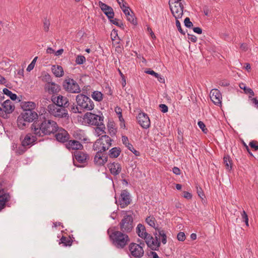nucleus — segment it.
<instances>
[{"mask_svg":"<svg viewBox=\"0 0 258 258\" xmlns=\"http://www.w3.org/2000/svg\"><path fill=\"white\" fill-rule=\"evenodd\" d=\"M137 119L139 124L145 129L148 128L150 126V120L148 115L144 112H140L137 117Z\"/></svg>","mask_w":258,"mask_h":258,"instance_id":"15","label":"nucleus"},{"mask_svg":"<svg viewBox=\"0 0 258 258\" xmlns=\"http://www.w3.org/2000/svg\"><path fill=\"white\" fill-rule=\"evenodd\" d=\"M109 21L113 24L120 27L122 29H124V25H123V23L121 21L118 22V21H119L118 19H117L116 18H115L113 19H113H111V20H109Z\"/></svg>","mask_w":258,"mask_h":258,"instance_id":"42","label":"nucleus"},{"mask_svg":"<svg viewBox=\"0 0 258 258\" xmlns=\"http://www.w3.org/2000/svg\"><path fill=\"white\" fill-rule=\"evenodd\" d=\"M146 222L150 225L151 227L154 228L155 229L156 228L155 227V223L156 220L155 218L153 216H149L146 219Z\"/></svg>","mask_w":258,"mask_h":258,"instance_id":"40","label":"nucleus"},{"mask_svg":"<svg viewBox=\"0 0 258 258\" xmlns=\"http://www.w3.org/2000/svg\"><path fill=\"white\" fill-rule=\"evenodd\" d=\"M136 232L138 235L141 238H143V236L147 233L145 226L140 223L137 225Z\"/></svg>","mask_w":258,"mask_h":258,"instance_id":"31","label":"nucleus"},{"mask_svg":"<svg viewBox=\"0 0 258 258\" xmlns=\"http://www.w3.org/2000/svg\"><path fill=\"white\" fill-rule=\"evenodd\" d=\"M107 234L112 244L116 248H124L130 241V238L127 234L121 231L114 230L110 228L107 230Z\"/></svg>","mask_w":258,"mask_h":258,"instance_id":"2","label":"nucleus"},{"mask_svg":"<svg viewBox=\"0 0 258 258\" xmlns=\"http://www.w3.org/2000/svg\"><path fill=\"white\" fill-rule=\"evenodd\" d=\"M69 109V110L74 113H81L82 111L80 110V109L79 108V106L77 105H76L75 103H73L72 104H71L69 102V105L68 107H67Z\"/></svg>","mask_w":258,"mask_h":258,"instance_id":"34","label":"nucleus"},{"mask_svg":"<svg viewBox=\"0 0 258 258\" xmlns=\"http://www.w3.org/2000/svg\"><path fill=\"white\" fill-rule=\"evenodd\" d=\"M155 235V239L153 238L151 241H147V246L152 250H158L160 246L161 241L160 239L156 236L157 233H154Z\"/></svg>","mask_w":258,"mask_h":258,"instance_id":"24","label":"nucleus"},{"mask_svg":"<svg viewBox=\"0 0 258 258\" xmlns=\"http://www.w3.org/2000/svg\"><path fill=\"white\" fill-rule=\"evenodd\" d=\"M187 38L192 42H196L197 41V38L196 36L190 34H187Z\"/></svg>","mask_w":258,"mask_h":258,"instance_id":"62","label":"nucleus"},{"mask_svg":"<svg viewBox=\"0 0 258 258\" xmlns=\"http://www.w3.org/2000/svg\"><path fill=\"white\" fill-rule=\"evenodd\" d=\"M73 243V240L71 239V238H67L64 236H62L61 238L60 239V241L59 244H63L64 246H71L72 245Z\"/></svg>","mask_w":258,"mask_h":258,"instance_id":"33","label":"nucleus"},{"mask_svg":"<svg viewBox=\"0 0 258 258\" xmlns=\"http://www.w3.org/2000/svg\"><path fill=\"white\" fill-rule=\"evenodd\" d=\"M161 111L163 113H166L168 110V106L164 104H161L159 106Z\"/></svg>","mask_w":258,"mask_h":258,"instance_id":"58","label":"nucleus"},{"mask_svg":"<svg viewBox=\"0 0 258 258\" xmlns=\"http://www.w3.org/2000/svg\"><path fill=\"white\" fill-rule=\"evenodd\" d=\"M184 26L188 28H191L193 26L192 23L190 21L188 17H186L184 20Z\"/></svg>","mask_w":258,"mask_h":258,"instance_id":"50","label":"nucleus"},{"mask_svg":"<svg viewBox=\"0 0 258 258\" xmlns=\"http://www.w3.org/2000/svg\"><path fill=\"white\" fill-rule=\"evenodd\" d=\"M73 155L80 163H85L89 159V155L81 151H76L74 152Z\"/></svg>","mask_w":258,"mask_h":258,"instance_id":"20","label":"nucleus"},{"mask_svg":"<svg viewBox=\"0 0 258 258\" xmlns=\"http://www.w3.org/2000/svg\"><path fill=\"white\" fill-rule=\"evenodd\" d=\"M130 194L126 189L121 191L120 197L119 200L120 207L124 208L128 206L131 203Z\"/></svg>","mask_w":258,"mask_h":258,"instance_id":"17","label":"nucleus"},{"mask_svg":"<svg viewBox=\"0 0 258 258\" xmlns=\"http://www.w3.org/2000/svg\"><path fill=\"white\" fill-rule=\"evenodd\" d=\"M44 89L47 91L50 94H57L60 91V86L54 83H50V84H46L45 85Z\"/></svg>","mask_w":258,"mask_h":258,"instance_id":"22","label":"nucleus"},{"mask_svg":"<svg viewBox=\"0 0 258 258\" xmlns=\"http://www.w3.org/2000/svg\"><path fill=\"white\" fill-rule=\"evenodd\" d=\"M27 146H23L21 145V146H20L18 147V148L17 149L16 153L18 154L19 155H22L24 154L27 150Z\"/></svg>","mask_w":258,"mask_h":258,"instance_id":"47","label":"nucleus"},{"mask_svg":"<svg viewBox=\"0 0 258 258\" xmlns=\"http://www.w3.org/2000/svg\"><path fill=\"white\" fill-rule=\"evenodd\" d=\"M74 137L78 140H82V138L84 136L83 134H82L81 131L79 132H75L74 133L73 135Z\"/></svg>","mask_w":258,"mask_h":258,"instance_id":"54","label":"nucleus"},{"mask_svg":"<svg viewBox=\"0 0 258 258\" xmlns=\"http://www.w3.org/2000/svg\"><path fill=\"white\" fill-rule=\"evenodd\" d=\"M146 74L154 76L155 77H158L159 74L154 71L149 69L145 72Z\"/></svg>","mask_w":258,"mask_h":258,"instance_id":"60","label":"nucleus"},{"mask_svg":"<svg viewBox=\"0 0 258 258\" xmlns=\"http://www.w3.org/2000/svg\"><path fill=\"white\" fill-rule=\"evenodd\" d=\"M126 19L127 21L130 22L134 25H136L137 24V19L135 17V14L134 12L131 11V14H129V15L126 16Z\"/></svg>","mask_w":258,"mask_h":258,"instance_id":"39","label":"nucleus"},{"mask_svg":"<svg viewBox=\"0 0 258 258\" xmlns=\"http://www.w3.org/2000/svg\"><path fill=\"white\" fill-rule=\"evenodd\" d=\"M120 231L130 233L134 227V219L132 215L126 214L118 224Z\"/></svg>","mask_w":258,"mask_h":258,"instance_id":"5","label":"nucleus"},{"mask_svg":"<svg viewBox=\"0 0 258 258\" xmlns=\"http://www.w3.org/2000/svg\"><path fill=\"white\" fill-rule=\"evenodd\" d=\"M83 118L87 121L88 123L92 125L99 126L103 125L104 117L103 116L88 112L85 114Z\"/></svg>","mask_w":258,"mask_h":258,"instance_id":"9","label":"nucleus"},{"mask_svg":"<svg viewBox=\"0 0 258 258\" xmlns=\"http://www.w3.org/2000/svg\"><path fill=\"white\" fill-rule=\"evenodd\" d=\"M50 25V21L46 18H45L43 20V30L45 32H48L49 30V27Z\"/></svg>","mask_w":258,"mask_h":258,"instance_id":"41","label":"nucleus"},{"mask_svg":"<svg viewBox=\"0 0 258 258\" xmlns=\"http://www.w3.org/2000/svg\"><path fill=\"white\" fill-rule=\"evenodd\" d=\"M14 109V105L11 101L8 99L3 103H0V116L4 118H7L8 114L12 113Z\"/></svg>","mask_w":258,"mask_h":258,"instance_id":"11","label":"nucleus"},{"mask_svg":"<svg viewBox=\"0 0 258 258\" xmlns=\"http://www.w3.org/2000/svg\"><path fill=\"white\" fill-rule=\"evenodd\" d=\"M52 71L56 77H61L64 74L63 68L60 66H53L52 67Z\"/></svg>","mask_w":258,"mask_h":258,"instance_id":"28","label":"nucleus"},{"mask_svg":"<svg viewBox=\"0 0 258 258\" xmlns=\"http://www.w3.org/2000/svg\"><path fill=\"white\" fill-rule=\"evenodd\" d=\"M210 96L211 100L215 105L221 104L222 95L218 89H212L210 92Z\"/></svg>","mask_w":258,"mask_h":258,"instance_id":"18","label":"nucleus"},{"mask_svg":"<svg viewBox=\"0 0 258 258\" xmlns=\"http://www.w3.org/2000/svg\"><path fill=\"white\" fill-rule=\"evenodd\" d=\"M21 107L23 109V111H26L28 110H33L36 107V105L35 102L32 101H24L21 103Z\"/></svg>","mask_w":258,"mask_h":258,"instance_id":"27","label":"nucleus"},{"mask_svg":"<svg viewBox=\"0 0 258 258\" xmlns=\"http://www.w3.org/2000/svg\"><path fill=\"white\" fill-rule=\"evenodd\" d=\"M86 61V58L83 55H78L76 59V63L78 64H82Z\"/></svg>","mask_w":258,"mask_h":258,"instance_id":"44","label":"nucleus"},{"mask_svg":"<svg viewBox=\"0 0 258 258\" xmlns=\"http://www.w3.org/2000/svg\"><path fill=\"white\" fill-rule=\"evenodd\" d=\"M51 101L54 103L53 104L57 107H67L69 106V99L61 95L55 97L52 95L51 97Z\"/></svg>","mask_w":258,"mask_h":258,"instance_id":"14","label":"nucleus"},{"mask_svg":"<svg viewBox=\"0 0 258 258\" xmlns=\"http://www.w3.org/2000/svg\"><path fill=\"white\" fill-rule=\"evenodd\" d=\"M66 108L61 107L57 108L55 105L51 104L48 105L47 110L51 114H52L55 117L69 118V115Z\"/></svg>","mask_w":258,"mask_h":258,"instance_id":"8","label":"nucleus"},{"mask_svg":"<svg viewBox=\"0 0 258 258\" xmlns=\"http://www.w3.org/2000/svg\"><path fill=\"white\" fill-rule=\"evenodd\" d=\"M197 194L200 198L202 200L205 198V195L201 187H197Z\"/></svg>","mask_w":258,"mask_h":258,"instance_id":"57","label":"nucleus"},{"mask_svg":"<svg viewBox=\"0 0 258 258\" xmlns=\"http://www.w3.org/2000/svg\"><path fill=\"white\" fill-rule=\"evenodd\" d=\"M103 12L109 20H111V19L113 18L114 16V13L112 8H109V9H107V10H104Z\"/></svg>","mask_w":258,"mask_h":258,"instance_id":"38","label":"nucleus"},{"mask_svg":"<svg viewBox=\"0 0 258 258\" xmlns=\"http://www.w3.org/2000/svg\"><path fill=\"white\" fill-rule=\"evenodd\" d=\"M39 119L38 114L33 110H28L21 113L17 118V125L21 130L27 127L29 123Z\"/></svg>","mask_w":258,"mask_h":258,"instance_id":"3","label":"nucleus"},{"mask_svg":"<svg viewBox=\"0 0 258 258\" xmlns=\"http://www.w3.org/2000/svg\"><path fill=\"white\" fill-rule=\"evenodd\" d=\"M105 129V125L103 124L102 126H97L95 129V132L97 135L98 137H99L101 135L100 132L102 133L105 134V132L104 130Z\"/></svg>","mask_w":258,"mask_h":258,"instance_id":"43","label":"nucleus"},{"mask_svg":"<svg viewBox=\"0 0 258 258\" xmlns=\"http://www.w3.org/2000/svg\"><path fill=\"white\" fill-rule=\"evenodd\" d=\"M175 24L178 31L182 35H185L184 31L182 29L180 23L178 19H176Z\"/></svg>","mask_w":258,"mask_h":258,"instance_id":"52","label":"nucleus"},{"mask_svg":"<svg viewBox=\"0 0 258 258\" xmlns=\"http://www.w3.org/2000/svg\"><path fill=\"white\" fill-rule=\"evenodd\" d=\"M10 195L9 193H6L3 184L0 182V211L5 207L6 204L10 200Z\"/></svg>","mask_w":258,"mask_h":258,"instance_id":"16","label":"nucleus"},{"mask_svg":"<svg viewBox=\"0 0 258 258\" xmlns=\"http://www.w3.org/2000/svg\"><path fill=\"white\" fill-rule=\"evenodd\" d=\"M37 58H38L37 56L35 57L33 59V60L30 63V64H29V66H28V67L27 68V71L28 72H30L31 70H32L34 69Z\"/></svg>","mask_w":258,"mask_h":258,"instance_id":"45","label":"nucleus"},{"mask_svg":"<svg viewBox=\"0 0 258 258\" xmlns=\"http://www.w3.org/2000/svg\"><path fill=\"white\" fill-rule=\"evenodd\" d=\"M31 130L36 136L43 137L54 134L58 130L57 124L54 121L47 119L45 117L36 120L31 124Z\"/></svg>","mask_w":258,"mask_h":258,"instance_id":"1","label":"nucleus"},{"mask_svg":"<svg viewBox=\"0 0 258 258\" xmlns=\"http://www.w3.org/2000/svg\"><path fill=\"white\" fill-rule=\"evenodd\" d=\"M110 173L114 176L118 175L121 171V166L118 163H110L107 165Z\"/></svg>","mask_w":258,"mask_h":258,"instance_id":"25","label":"nucleus"},{"mask_svg":"<svg viewBox=\"0 0 258 258\" xmlns=\"http://www.w3.org/2000/svg\"><path fill=\"white\" fill-rule=\"evenodd\" d=\"M62 86L63 89L68 93H79L81 92L80 87L77 82L69 77L65 78Z\"/></svg>","mask_w":258,"mask_h":258,"instance_id":"6","label":"nucleus"},{"mask_svg":"<svg viewBox=\"0 0 258 258\" xmlns=\"http://www.w3.org/2000/svg\"><path fill=\"white\" fill-rule=\"evenodd\" d=\"M172 171L173 173L177 175H180L181 173L180 169L177 167H174L172 168Z\"/></svg>","mask_w":258,"mask_h":258,"instance_id":"64","label":"nucleus"},{"mask_svg":"<svg viewBox=\"0 0 258 258\" xmlns=\"http://www.w3.org/2000/svg\"><path fill=\"white\" fill-rule=\"evenodd\" d=\"M112 140L110 137L106 135H102L99 139H98L93 145V150L94 151H97V150L101 149V147L107 146L106 145L110 144V146L112 144L111 142Z\"/></svg>","mask_w":258,"mask_h":258,"instance_id":"12","label":"nucleus"},{"mask_svg":"<svg viewBox=\"0 0 258 258\" xmlns=\"http://www.w3.org/2000/svg\"><path fill=\"white\" fill-rule=\"evenodd\" d=\"M177 238L179 241H183L185 239V235L184 232H180L177 234Z\"/></svg>","mask_w":258,"mask_h":258,"instance_id":"56","label":"nucleus"},{"mask_svg":"<svg viewBox=\"0 0 258 258\" xmlns=\"http://www.w3.org/2000/svg\"><path fill=\"white\" fill-rule=\"evenodd\" d=\"M51 80H52V79H51V76L48 74H45L42 77V81L43 82H46L47 84H50V83H52Z\"/></svg>","mask_w":258,"mask_h":258,"instance_id":"46","label":"nucleus"},{"mask_svg":"<svg viewBox=\"0 0 258 258\" xmlns=\"http://www.w3.org/2000/svg\"><path fill=\"white\" fill-rule=\"evenodd\" d=\"M155 230L158 231L159 235L162 237L161 242L165 244L167 242V236L165 231L161 228H156Z\"/></svg>","mask_w":258,"mask_h":258,"instance_id":"36","label":"nucleus"},{"mask_svg":"<svg viewBox=\"0 0 258 258\" xmlns=\"http://www.w3.org/2000/svg\"><path fill=\"white\" fill-rule=\"evenodd\" d=\"M224 164L226 169L230 171L232 168V161L228 155L225 156L223 158Z\"/></svg>","mask_w":258,"mask_h":258,"instance_id":"32","label":"nucleus"},{"mask_svg":"<svg viewBox=\"0 0 258 258\" xmlns=\"http://www.w3.org/2000/svg\"><path fill=\"white\" fill-rule=\"evenodd\" d=\"M113 124H109L108 125V132L111 136L113 137L116 135V131L113 127Z\"/></svg>","mask_w":258,"mask_h":258,"instance_id":"49","label":"nucleus"},{"mask_svg":"<svg viewBox=\"0 0 258 258\" xmlns=\"http://www.w3.org/2000/svg\"><path fill=\"white\" fill-rule=\"evenodd\" d=\"M239 86L241 89L244 91L245 94L249 95V98H251L254 95L253 90L251 88L247 87L244 83H240Z\"/></svg>","mask_w":258,"mask_h":258,"instance_id":"30","label":"nucleus"},{"mask_svg":"<svg viewBox=\"0 0 258 258\" xmlns=\"http://www.w3.org/2000/svg\"><path fill=\"white\" fill-rule=\"evenodd\" d=\"M105 145L107 146L101 147V149L97 150V152L94 158V164L97 166L104 165L107 161L108 156H104V152L109 149L110 144Z\"/></svg>","mask_w":258,"mask_h":258,"instance_id":"7","label":"nucleus"},{"mask_svg":"<svg viewBox=\"0 0 258 258\" xmlns=\"http://www.w3.org/2000/svg\"><path fill=\"white\" fill-rule=\"evenodd\" d=\"M128 249L131 255L135 258H140L144 255V251L140 244L132 242L128 245Z\"/></svg>","mask_w":258,"mask_h":258,"instance_id":"13","label":"nucleus"},{"mask_svg":"<svg viewBox=\"0 0 258 258\" xmlns=\"http://www.w3.org/2000/svg\"><path fill=\"white\" fill-rule=\"evenodd\" d=\"M183 197L187 200H190L192 198V195L188 191H184L183 192Z\"/></svg>","mask_w":258,"mask_h":258,"instance_id":"61","label":"nucleus"},{"mask_svg":"<svg viewBox=\"0 0 258 258\" xmlns=\"http://www.w3.org/2000/svg\"><path fill=\"white\" fill-rule=\"evenodd\" d=\"M76 100L80 110L91 111L94 108V102L87 96L79 94L76 97Z\"/></svg>","mask_w":258,"mask_h":258,"instance_id":"4","label":"nucleus"},{"mask_svg":"<svg viewBox=\"0 0 258 258\" xmlns=\"http://www.w3.org/2000/svg\"><path fill=\"white\" fill-rule=\"evenodd\" d=\"M168 4L173 17L176 19L181 18L183 13V5L181 3H178V2L172 3V0H169Z\"/></svg>","mask_w":258,"mask_h":258,"instance_id":"10","label":"nucleus"},{"mask_svg":"<svg viewBox=\"0 0 258 258\" xmlns=\"http://www.w3.org/2000/svg\"><path fill=\"white\" fill-rule=\"evenodd\" d=\"M66 148L69 150H82L83 149V146L79 141L75 140H70L66 144Z\"/></svg>","mask_w":258,"mask_h":258,"instance_id":"21","label":"nucleus"},{"mask_svg":"<svg viewBox=\"0 0 258 258\" xmlns=\"http://www.w3.org/2000/svg\"><path fill=\"white\" fill-rule=\"evenodd\" d=\"M3 92L4 94L9 96L13 101H15L17 99V95L16 94L13 93L7 88H4L3 89Z\"/></svg>","mask_w":258,"mask_h":258,"instance_id":"37","label":"nucleus"},{"mask_svg":"<svg viewBox=\"0 0 258 258\" xmlns=\"http://www.w3.org/2000/svg\"><path fill=\"white\" fill-rule=\"evenodd\" d=\"M142 238L145 239V242L147 244V241L148 240L151 241L152 239H153V237L151 234L147 233L144 236H143Z\"/></svg>","mask_w":258,"mask_h":258,"instance_id":"59","label":"nucleus"},{"mask_svg":"<svg viewBox=\"0 0 258 258\" xmlns=\"http://www.w3.org/2000/svg\"><path fill=\"white\" fill-rule=\"evenodd\" d=\"M242 218L243 220V221L245 223L246 226H248V216L245 212V211H242V213L241 214Z\"/></svg>","mask_w":258,"mask_h":258,"instance_id":"55","label":"nucleus"},{"mask_svg":"<svg viewBox=\"0 0 258 258\" xmlns=\"http://www.w3.org/2000/svg\"><path fill=\"white\" fill-rule=\"evenodd\" d=\"M122 141L123 144L127 148V149L132 152L136 156H140V153L139 151L136 150L133 146L128 142V139L126 136H123L122 137Z\"/></svg>","mask_w":258,"mask_h":258,"instance_id":"26","label":"nucleus"},{"mask_svg":"<svg viewBox=\"0 0 258 258\" xmlns=\"http://www.w3.org/2000/svg\"><path fill=\"white\" fill-rule=\"evenodd\" d=\"M118 36L117 34V30L115 29H113L111 33V37L112 40H114L115 38Z\"/></svg>","mask_w":258,"mask_h":258,"instance_id":"63","label":"nucleus"},{"mask_svg":"<svg viewBox=\"0 0 258 258\" xmlns=\"http://www.w3.org/2000/svg\"><path fill=\"white\" fill-rule=\"evenodd\" d=\"M91 96L92 98L98 102L101 101L103 99V94L101 92L98 91H94Z\"/></svg>","mask_w":258,"mask_h":258,"instance_id":"35","label":"nucleus"},{"mask_svg":"<svg viewBox=\"0 0 258 258\" xmlns=\"http://www.w3.org/2000/svg\"><path fill=\"white\" fill-rule=\"evenodd\" d=\"M57 141L61 143H64L69 139L70 135L68 133L63 129H60L55 135Z\"/></svg>","mask_w":258,"mask_h":258,"instance_id":"23","label":"nucleus"},{"mask_svg":"<svg viewBox=\"0 0 258 258\" xmlns=\"http://www.w3.org/2000/svg\"><path fill=\"white\" fill-rule=\"evenodd\" d=\"M99 6L101 10L103 11L104 10H107V9H109V8H111V7L108 6L107 5L103 3L101 1H99L98 3Z\"/></svg>","mask_w":258,"mask_h":258,"instance_id":"53","label":"nucleus"},{"mask_svg":"<svg viewBox=\"0 0 258 258\" xmlns=\"http://www.w3.org/2000/svg\"><path fill=\"white\" fill-rule=\"evenodd\" d=\"M198 125L204 133L206 134L208 132V129L206 127V125L203 121H199Z\"/></svg>","mask_w":258,"mask_h":258,"instance_id":"48","label":"nucleus"},{"mask_svg":"<svg viewBox=\"0 0 258 258\" xmlns=\"http://www.w3.org/2000/svg\"><path fill=\"white\" fill-rule=\"evenodd\" d=\"M37 138L36 136H33L31 134H27L22 141L21 145L23 146H27L28 148L34 145L36 142Z\"/></svg>","mask_w":258,"mask_h":258,"instance_id":"19","label":"nucleus"},{"mask_svg":"<svg viewBox=\"0 0 258 258\" xmlns=\"http://www.w3.org/2000/svg\"><path fill=\"white\" fill-rule=\"evenodd\" d=\"M121 153V149L119 147H114L108 152V156L111 158H116L119 156Z\"/></svg>","mask_w":258,"mask_h":258,"instance_id":"29","label":"nucleus"},{"mask_svg":"<svg viewBox=\"0 0 258 258\" xmlns=\"http://www.w3.org/2000/svg\"><path fill=\"white\" fill-rule=\"evenodd\" d=\"M249 146L250 148L253 149L254 151L258 150V142L256 141H252L250 142Z\"/></svg>","mask_w":258,"mask_h":258,"instance_id":"51","label":"nucleus"}]
</instances>
